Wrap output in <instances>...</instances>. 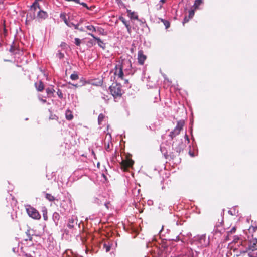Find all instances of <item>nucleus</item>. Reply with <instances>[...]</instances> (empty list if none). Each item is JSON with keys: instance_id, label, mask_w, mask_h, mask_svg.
Here are the masks:
<instances>
[{"instance_id": "cd10ccee", "label": "nucleus", "mask_w": 257, "mask_h": 257, "mask_svg": "<svg viewBox=\"0 0 257 257\" xmlns=\"http://www.w3.org/2000/svg\"><path fill=\"white\" fill-rule=\"evenodd\" d=\"M194 15V10H191L189 11V18H191L193 17Z\"/></svg>"}, {"instance_id": "393cba45", "label": "nucleus", "mask_w": 257, "mask_h": 257, "mask_svg": "<svg viewBox=\"0 0 257 257\" xmlns=\"http://www.w3.org/2000/svg\"><path fill=\"white\" fill-rule=\"evenodd\" d=\"M81 43V40L78 38H76L75 39V44L79 46Z\"/></svg>"}, {"instance_id": "a878e982", "label": "nucleus", "mask_w": 257, "mask_h": 257, "mask_svg": "<svg viewBox=\"0 0 257 257\" xmlns=\"http://www.w3.org/2000/svg\"><path fill=\"white\" fill-rule=\"evenodd\" d=\"M249 230H252V232H255L257 231V226H251L249 228Z\"/></svg>"}, {"instance_id": "f704fd0d", "label": "nucleus", "mask_w": 257, "mask_h": 257, "mask_svg": "<svg viewBox=\"0 0 257 257\" xmlns=\"http://www.w3.org/2000/svg\"><path fill=\"white\" fill-rule=\"evenodd\" d=\"M125 27H126V28H127V30L128 32L129 33H131V28H130V27L129 24H128V25H126Z\"/></svg>"}, {"instance_id": "7ed1b4c3", "label": "nucleus", "mask_w": 257, "mask_h": 257, "mask_svg": "<svg viewBox=\"0 0 257 257\" xmlns=\"http://www.w3.org/2000/svg\"><path fill=\"white\" fill-rule=\"evenodd\" d=\"M110 91L114 97L121 96L122 95V89L120 85L113 84L110 87Z\"/></svg>"}, {"instance_id": "a19ab883", "label": "nucleus", "mask_w": 257, "mask_h": 257, "mask_svg": "<svg viewBox=\"0 0 257 257\" xmlns=\"http://www.w3.org/2000/svg\"><path fill=\"white\" fill-rule=\"evenodd\" d=\"M43 103L46 102V100L43 99H40Z\"/></svg>"}, {"instance_id": "ddd939ff", "label": "nucleus", "mask_w": 257, "mask_h": 257, "mask_svg": "<svg viewBox=\"0 0 257 257\" xmlns=\"http://www.w3.org/2000/svg\"><path fill=\"white\" fill-rule=\"evenodd\" d=\"M184 125V120H180L177 122V124L175 128H178L179 130L181 131L182 129L183 126Z\"/></svg>"}, {"instance_id": "ea45409f", "label": "nucleus", "mask_w": 257, "mask_h": 257, "mask_svg": "<svg viewBox=\"0 0 257 257\" xmlns=\"http://www.w3.org/2000/svg\"><path fill=\"white\" fill-rule=\"evenodd\" d=\"M26 257H32V256L31 254H25Z\"/></svg>"}, {"instance_id": "5701e85b", "label": "nucleus", "mask_w": 257, "mask_h": 257, "mask_svg": "<svg viewBox=\"0 0 257 257\" xmlns=\"http://www.w3.org/2000/svg\"><path fill=\"white\" fill-rule=\"evenodd\" d=\"M66 118L68 120H71V119H73V116L72 113H69L68 114V113H66Z\"/></svg>"}, {"instance_id": "412c9836", "label": "nucleus", "mask_w": 257, "mask_h": 257, "mask_svg": "<svg viewBox=\"0 0 257 257\" xmlns=\"http://www.w3.org/2000/svg\"><path fill=\"white\" fill-rule=\"evenodd\" d=\"M166 0H160L159 4H158L157 6V10H160L162 8V5L165 2Z\"/></svg>"}, {"instance_id": "20e7f679", "label": "nucleus", "mask_w": 257, "mask_h": 257, "mask_svg": "<svg viewBox=\"0 0 257 257\" xmlns=\"http://www.w3.org/2000/svg\"><path fill=\"white\" fill-rule=\"evenodd\" d=\"M123 65L120 62H118L115 65L114 75L118 78L123 79Z\"/></svg>"}, {"instance_id": "c9c22d12", "label": "nucleus", "mask_w": 257, "mask_h": 257, "mask_svg": "<svg viewBox=\"0 0 257 257\" xmlns=\"http://www.w3.org/2000/svg\"><path fill=\"white\" fill-rule=\"evenodd\" d=\"M58 56L60 58H62V57H63L64 55L63 54H62L61 53H59L58 54Z\"/></svg>"}, {"instance_id": "4c0bfd02", "label": "nucleus", "mask_w": 257, "mask_h": 257, "mask_svg": "<svg viewBox=\"0 0 257 257\" xmlns=\"http://www.w3.org/2000/svg\"><path fill=\"white\" fill-rule=\"evenodd\" d=\"M79 4H80L81 5H82L83 6H84L85 7H87L86 4L85 3H80Z\"/></svg>"}, {"instance_id": "dca6fc26", "label": "nucleus", "mask_w": 257, "mask_h": 257, "mask_svg": "<svg viewBox=\"0 0 257 257\" xmlns=\"http://www.w3.org/2000/svg\"><path fill=\"white\" fill-rule=\"evenodd\" d=\"M54 92H55V90L53 88H48L46 89V92L48 96L52 95Z\"/></svg>"}, {"instance_id": "37998d69", "label": "nucleus", "mask_w": 257, "mask_h": 257, "mask_svg": "<svg viewBox=\"0 0 257 257\" xmlns=\"http://www.w3.org/2000/svg\"><path fill=\"white\" fill-rule=\"evenodd\" d=\"M72 85L75 86V87H78L77 84H75V85L72 84Z\"/></svg>"}, {"instance_id": "6ab92c4d", "label": "nucleus", "mask_w": 257, "mask_h": 257, "mask_svg": "<svg viewBox=\"0 0 257 257\" xmlns=\"http://www.w3.org/2000/svg\"><path fill=\"white\" fill-rule=\"evenodd\" d=\"M87 29L92 32H95L96 31L95 28L93 25H88L86 26Z\"/></svg>"}, {"instance_id": "4be33fe9", "label": "nucleus", "mask_w": 257, "mask_h": 257, "mask_svg": "<svg viewBox=\"0 0 257 257\" xmlns=\"http://www.w3.org/2000/svg\"><path fill=\"white\" fill-rule=\"evenodd\" d=\"M202 3V0H196L195 1L194 6L195 7V8H197Z\"/></svg>"}, {"instance_id": "6e6552de", "label": "nucleus", "mask_w": 257, "mask_h": 257, "mask_svg": "<svg viewBox=\"0 0 257 257\" xmlns=\"http://www.w3.org/2000/svg\"><path fill=\"white\" fill-rule=\"evenodd\" d=\"M198 241L201 245L203 247L207 246L209 243V239H207L205 235L201 236L199 238Z\"/></svg>"}, {"instance_id": "9d476101", "label": "nucleus", "mask_w": 257, "mask_h": 257, "mask_svg": "<svg viewBox=\"0 0 257 257\" xmlns=\"http://www.w3.org/2000/svg\"><path fill=\"white\" fill-rule=\"evenodd\" d=\"M127 12L128 13V16L132 19L138 20V16L136 13L134 12H132L131 10H127Z\"/></svg>"}, {"instance_id": "72a5a7b5", "label": "nucleus", "mask_w": 257, "mask_h": 257, "mask_svg": "<svg viewBox=\"0 0 257 257\" xmlns=\"http://www.w3.org/2000/svg\"><path fill=\"white\" fill-rule=\"evenodd\" d=\"M172 240H174L175 241H179V237L178 236H176L175 238H171V239Z\"/></svg>"}, {"instance_id": "e433bc0d", "label": "nucleus", "mask_w": 257, "mask_h": 257, "mask_svg": "<svg viewBox=\"0 0 257 257\" xmlns=\"http://www.w3.org/2000/svg\"><path fill=\"white\" fill-rule=\"evenodd\" d=\"M189 21V19H187L186 17H185L184 19L183 24H184L186 22H187Z\"/></svg>"}, {"instance_id": "f03ea898", "label": "nucleus", "mask_w": 257, "mask_h": 257, "mask_svg": "<svg viewBox=\"0 0 257 257\" xmlns=\"http://www.w3.org/2000/svg\"><path fill=\"white\" fill-rule=\"evenodd\" d=\"M26 212L28 215L32 218L36 220H39L41 218V215L39 212L34 207L30 205L26 207Z\"/></svg>"}, {"instance_id": "423d86ee", "label": "nucleus", "mask_w": 257, "mask_h": 257, "mask_svg": "<svg viewBox=\"0 0 257 257\" xmlns=\"http://www.w3.org/2000/svg\"><path fill=\"white\" fill-rule=\"evenodd\" d=\"M247 249L248 250H251L252 251H254L257 250V238H252L249 241L248 246L247 247Z\"/></svg>"}, {"instance_id": "a211bd4d", "label": "nucleus", "mask_w": 257, "mask_h": 257, "mask_svg": "<svg viewBox=\"0 0 257 257\" xmlns=\"http://www.w3.org/2000/svg\"><path fill=\"white\" fill-rule=\"evenodd\" d=\"M70 78L73 80H77L78 79V75L77 73H74L71 75Z\"/></svg>"}, {"instance_id": "c85d7f7f", "label": "nucleus", "mask_w": 257, "mask_h": 257, "mask_svg": "<svg viewBox=\"0 0 257 257\" xmlns=\"http://www.w3.org/2000/svg\"><path fill=\"white\" fill-rule=\"evenodd\" d=\"M65 23L69 27H71V25L70 24V23H69L67 20H66V18H65V16H64V18H63Z\"/></svg>"}, {"instance_id": "2f4dec72", "label": "nucleus", "mask_w": 257, "mask_h": 257, "mask_svg": "<svg viewBox=\"0 0 257 257\" xmlns=\"http://www.w3.org/2000/svg\"><path fill=\"white\" fill-rule=\"evenodd\" d=\"M57 94L60 98H62L63 94L61 91L58 90L57 92Z\"/></svg>"}, {"instance_id": "4468645a", "label": "nucleus", "mask_w": 257, "mask_h": 257, "mask_svg": "<svg viewBox=\"0 0 257 257\" xmlns=\"http://www.w3.org/2000/svg\"><path fill=\"white\" fill-rule=\"evenodd\" d=\"M36 87L39 91H41L44 89V85L41 81H40L38 84L36 83Z\"/></svg>"}, {"instance_id": "c756f323", "label": "nucleus", "mask_w": 257, "mask_h": 257, "mask_svg": "<svg viewBox=\"0 0 257 257\" xmlns=\"http://www.w3.org/2000/svg\"><path fill=\"white\" fill-rule=\"evenodd\" d=\"M236 227H233L231 229V230L228 232V235L230 233V234H232V233H235V232L236 231Z\"/></svg>"}, {"instance_id": "49530a36", "label": "nucleus", "mask_w": 257, "mask_h": 257, "mask_svg": "<svg viewBox=\"0 0 257 257\" xmlns=\"http://www.w3.org/2000/svg\"><path fill=\"white\" fill-rule=\"evenodd\" d=\"M256 255H257V253H256Z\"/></svg>"}, {"instance_id": "0eeeda50", "label": "nucleus", "mask_w": 257, "mask_h": 257, "mask_svg": "<svg viewBox=\"0 0 257 257\" xmlns=\"http://www.w3.org/2000/svg\"><path fill=\"white\" fill-rule=\"evenodd\" d=\"M147 57L144 54L143 51L140 50L138 53V61L140 65H143L146 60Z\"/></svg>"}, {"instance_id": "7c9ffc66", "label": "nucleus", "mask_w": 257, "mask_h": 257, "mask_svg": "<svg viewBox=\"0 0 257 257\" xmlns=\"http://www.w3.org/2000/svg\"><path fill=\"white\" fill-rule=\"evenodd\" d=\"M120 20L122 21V22L125 25V26L126 25H128V24H127V23L126 22V21L125 20V19L124 18H120Z\"/></svg>"}, {"instance_id": "bb28decb", "label": "nucleus", "mask_w": 257, "mask_h": 257, "mask_svg": "<svg viewBox=\"0 0 257 257\" xmlns=\"http://www.w3.org/2000/svg\"><path fill=\"white\" fill-rule=\"evenodd\" d=\"M104 247L105 248L106 252H108L110 250V246L106 244H104Z\"/></svg>"}, {"instance_id": "a18cd8bd", "label": "nucleus", "mask_w": 257, "mask_h": 257, "mask_svg": "<svg viewBox=\"0 0 257 257\" xmlns=\"http://www.w3.org/2000/svg\"><path fill=\"white\" fill-rule=\"evenodd\" d=\"M96 200H97V198H95V201H96Z\"/></svg>"}, {"instance_id": "79ce46f5", "label": "nucleus", "mask_w": 257, "mask_h": 257, "mask_svg": "<svg viewBox=\"0 0 257 257\" xmlns=\"http://www.w3.org/2000/svg\"><path fill=\"white\" fill-rule=\"evenodd\" d=\"M109 144H108L107 145V147L106 148V150H107V149H109Z\"/></svg>"}, {"instance_id": "39448f33", "label": "nucleus", "mask_w": 257, "mask_h": 257, "mask_svg": "<svg viewBox=\"0 0 257 257\" xmlns=\"http://www.w3.org/2000/svg\"><path fill=\"white\" fill-rule=\"evenodd\" d=\"M134 162L131 159H126L125 160H123L121 163V168L123 169L124 171L126 170L128 168L133 166Z\"/></svg>"}, {"instance_id": "473e14b6", "label": "nucleus", "mask_w": 257, "mask_h": 257, "mask_svg": "<svg viewBox=\"0 0 257 257\" xmlns=\"http://www.w3.org/2000/svg\"><path fill=\"white\" fill-rule=\"evenodd\" d=\"M70 24L71 25V27L72 26L74 27L75 29H77L78 28L77 25H75V24H73L72 23H70Z\"/></svg>"}, {"instance_id": "b1692460", "label": "nucleus", "mask_w": 257, "mask_h": 257, "mask_svg": "<svg viewBox=\"0 0 257 257\" xmlns=\"http://www.w3.org/2000/svg\"><path fill=\"white\" fill-rule=\"evenodd\" d=\"M103 115L102 113L100 114V115L98 116V122L99 124H100L101 122L103 120Z\"/></svg>"}, {"instance_id": "c03bdc74", "label": "nucleus", "mask_w": 257, "mask_h": 257, "mask_svg": "<svg viewBox=\"0 0 257 257\" xmlns=\"http://www.w3.org/2000/svg\"><path fill=\"white\" fill-rule=\"evenodd\" d=\"M105 206H106V208H108V207L107 205L106 204H105Z\"/></svg>"}, {"instance_id": "f3484780", "label": "nucleus", "mask_w": 257, "mask_h": 257, "mask_svg": "<svg viewBox=\"0 0 257 257\" xmlns=\"http://www.w3.org/2000/svg\"><path fill=\"white\" fill-rule=\"evenodd\" d=\"M53 218L54 221H58L60 218L59 214L57 212H54L53 214Z\"/></svg>"}, {"instance_id": "58836bf2", "label": "nucleus", "mask_w": 257, "mask_h": 257, "mask_svg": "<svg viewBox=\"0 0 257 257\" xmlns=\"http://www.w3.org/2000/svg\"><path fill=\"white\" fill-rule=\"evenodd\" d=\"M165 25L166 28H168L169 26V24L168 22H166V23H165Z\"/></svg>"}, {"instance_id": "f8f14e48", "label": "nucleus", "mask_w": 257, "mask_h": 257, "mask_svg": "<svg viewBox=\"0 0 257 257\" xmlns=\"http://www.w3.org/2000/svg\"><path fill=\"white\" fill-rule=\"evenodd\" d=\"M45 198L49 201H54L55 200V197L50 193H46Z\"/></svg>"}, {"instance_id": "f257e3e1", "label": "nucleus", "mask_w": 257, "mask_h": 257, "mask_svg": "<svg viewBox=\"0 0 257 257\" xmlns=\"http://www.w3.org/2000/svg\"><path fill=\"white\" fill-rule=\"evenodd\" d=\"M40 2V0H35L31 7L30 11L33 13L34 17L36 16L38 19H45L48 17V14L46 12L41 9Z\"/></svg>"}, {"instance_id": "aec40b11", "label": "nucleus", "mask_w": 257, "mask_h": 257, "mask_svg": "<svg viewBox=\"0 0 257 257\" xmlns=\"http://www.w3.org/2000/svg\"><path fill=\"white\" fill-rule=\"evenodd\" d=\"M43 216L44 220H48V215H47V209H45L44 210H43Z\"/></svg>"}, {"instance_id": "9b49d317", "label": "nucleus", "mask_w": 257, "mask_h": 257, "mask_svg": "<svg viewBox=\"0 0 257 257\" xmlns=\"http://www.w3.org/2000/svg\"><path fill=\"white\" fill-rule=\"evenodd\" d=\"M88 34L97 41V43L100 47L103 48L104 47V44L99 38L96 37L93 34L91 33H89Z\"/></svg>"}, {"instance_id": "2eb2a0df", "label": "nucleus", "mask_w": 257, "mask_h": 257, "mask_svg": "<svg viewBox=\"0 0 257 257\" xmlns=\"http://www.w3.org/2000/svg\"><path fill=\"white\" fill-rule=\"evenodd\" d=\"M74 220L72 218L69 219L68 222V227L70 228H72L74 227Z\"/></svg>"}, {"instance_id": "1a4fd4ad", "label": "nucleus", "mask_w": 257, "mask_h": 257, "mask_svg": "<svg viewBox=\"0 0 257 257\" xmlns=\"http://www.w3.org/2000/svg\"><path fill=\"white\" fill-rule=\"evenodd\" d=\"M180 131L178 128H175L170 133L169 136L173 139L174 137L177 136L180 134Z\"/></svg>"}]
</instances>
